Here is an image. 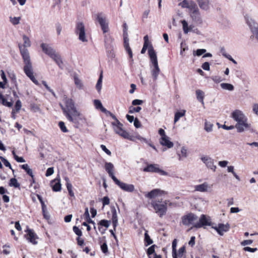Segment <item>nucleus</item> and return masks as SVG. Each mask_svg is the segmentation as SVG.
<instances>
[{
	"instance_id": "1",
	"label": "nucleus",
	"mask_w": 258,
	"mask_h": 258,
	"mask_svg": "<svg viewBox=\"0 0 258 258\" xmlns=\"http://www.w3.org/2000/svg\"><path fill=\"white\" fill-rule=\"evenodd\" d=\"M63 101L65 106L61 103H59V105L64 114L70 121L74 123L76 127H78L80 121H83V118L80 116V112L77 110L74 102L72 99L68 98L67 97L63 98Z\"/></svg>"
},
{
	"instance_id": "2",
	"label": "nucleus",
	"mask_w": 258,
	"mask_h": 258,
	"mask_svg": "<svg viewBox=\"0 0 258 258\" xmlns=\"http://www.w3.org/2000/svg\"><path fill=\"white\" fill-rule=\"evenodd\" d=\"M231 117L236 122L235 127L238 133H242L246 128L249 127L247 118L241 110L237 109L233 111Z\"/></svg>"
},
{
	"instance_id": "3",
	"label": "nucleus",
	"mask_w": 258,
	"mask_h": 258,
	"mask_svg": "<svg viewBox=\"0 0 258 258\" xmlns=\"http://www.w3.org/2000/svg\"><path fill=\"white\" fill-rule=\"evenodd\" d=\"M23 62L24 63V72L26 76L35 84L39 85L38 81L36 79L34 75L32 63L31 59L26 54H23Z\"/></svg>"
},
{
	"instance_id": "4",
	"label": "nucleus",
	"mask_w": 258,
	"mask_h": 258,
	"mask_svg": "<svg viewBox=\"0 0 258 258\" xmlns=\"http://www.w3.org/2000/svg\"><path fill=\"white\" fill-rule=\"evenodd\" d=\"M75 33L79 36V39L82 42H87L86 37L85 25L82 22H77L76 24Z\"/></svg>"
},
{
	"instance_id": "5",
	"label": "nucleus",
	"mask_w": 258,
	"mask_h": 258,
	"mask_svg": "<svg viewBox=\"0 0 258 258\" xmlns=\"http://www.w3.org/2000/svg\"><path fill=\"white\" fill-rule=\"evenodd\" d=\"M168 201H165L163 204H159L155 202L152 203V207L155 210V212L159 215L160 217H162L167 212V204Z\"/></svg>"
},
{
	"instance_id": "6",
	"label": "nucleus",
	"mask_w": 258,
	"mask_h": 258,
	"mask_svg": "<svg viewBox=\"0 0 258 258\" xmlns=\"http://www.w3.org/2000/svg\"><path fill=\"white\" fill-rule=\"evenodd\" d=\"M23 39L24 41L23 44H19L18 46L20 50V52L21 55L22 56V58L23 59V54H26V55H28L29 58H30V56L29 54V52L28 50L26 48V47H29L31 46V41L28 37L26 35H24L23 36Z\"/></svg>"
},
{
	"instance_id": "7",
	"label": "nucleus",
	"mask_w": 258,
	"mask_h": 258,
	"mask_svg": "<svg viewBox=\"0 0 258 258\" xmlns=\"http://www.w3.org/2000/svg\"><path fill=\"white\" fill-rule=\"evenodd\" d=\"M143 171L146 172L157 173L161 175L167 176L168 173L159 168V165L157 164H151L148 165L143 169Z\"/></svg>"
},
{
	"instance_id": "8",
	"label": "nucleus",
	"mask_w": 258,
	"mask_h": 258,
	"mask_svg": "<svg viewBox=\"0 0 258 258\" xmlns=\"http://www.w3.org/2000/svg\"><path fill=\"white\" fill-rule=\"evenodd\" d=\"M96 19L99 23L103 32L104 33L107 32L109 30L108 24L106 22L104 14L102 13H98L96 15Z\"/></svg>"
},
{
	"instance_id": "9",
	"label": "nucleus",
	"mask_w": 258,
	"mask_h": 258,
	"mask_svg": "<svg viewBox=\"0 0 258 258\" xmlns=\"http://www.w3.org/2000/svg\"><path fill=\"white\" fill-rule=\"evenodd\" d=\"M115 133L122 137H125L127 132L122 128L123 124L119 121L112 122L111 123Z\"/></svg>"
},
{
	"instance_id": "10",
	"label": "nucleus",
	"mask_w": 258,
	"mask_h": 258,
	"mask_svg": "<svg viewBox=\"0 0 258 258\" xmlns=\"http://www.w3.org/2000/svg\"><path fill=\"white\" fill-rule=\"evenodd\" d=\"M211 222L209 218H207L205 215L202 214L198 222L196 223L194 225V227L196 228H200L205 226H211Z\"/></svg>"
},
{
	"instance_id": "11",
	"label": "nucleus",
	"mask_w": 258,
	"mask_h": 258,
	"mask_svg": "<svg viewBox=\"0 0 258 258\" xmlns=\"http://www.w3.org/2000/svg\"><path fill=\"white\" fill-rule=\"evenodd\" d=\"M246 20L253 35L258 41V24L250 18L247 17Z\"/></svg>"
},
{
	"instance_id": "12",
	"label": "nucleus",
	"mask_w": 258,
	"mask_h": 258,
	"mask_svg": "<svg viewBox=\"0 0 258 258\" xmlns=\"http://www.w3.org/2000/svg\"><path fill=\"white\" fill-rule=\"evenodd\" d=\"M114 182L123 191L132 192H133L135 190V186L132 184H127L121 182L117 178L114 180Z\"/></svg>"
},
{
	"instance_id": "13",
	"label": "nucleus",
	"mask_w": 258,
	"mask_h": 258,
	"mask_svg": "<svg viewBox=\"0 0 258 258\" xmlns=\"http://www.w3.org/2000/svg\"><path fill=\"white\" fill-rule=\"evenodd\" d=\"M202 162L206 165L207 168L215 171L216 166L214 165V160L211 157L207 155H204L201 158Z\"/></svg>"
},
{
	"instance_id": "14",
	"label": "nucleus",
	"mask_w": 258,
	"mask_h": 258,
	"mask_svg": "<svg viewBox=\"0 0 258 258\" xmlns=\"http://www.w3.org/2000/svg\"><path fill=\"white\" fill-rule=\"evenodd\" d=\"M167 194L165 191L161 190L158 188H156L152 190L150 192L146 194L145 196L150 199H154L156 197L162 196L163 195Z\"/></svg>"
},
{
	"instance_id": "15",
	"label": "nucleus",
	"mask_w": 258,
	"mask_h": 258,
	"mask_svg": "<svg viewBox=\"0 0 258 258\" xmlns=\"http://www.w3.org/2000/svg\"><path fill=\"white\" fill-rule=\"evenodd\" d=\"M40 47L43 52L50 58L56 53L55 50L48 44L42 43L41 44Z\"/></svg>"
},
{
	"instance_id": "16",
	"label": "nucleus",
	"mask_w": 258,
	"mask_h": 258,
	"mask_svg": "<svg viewBox=\"0 0 258 258\" xmlns=\"http://www.w3.org/2000/svg\"><path fill=\"white\" fill-rule=\"evenodd\" d=\"M148 53L154 68L159 67L157 55L152 45L149 47Z\"/></svg>"
},
{
	"instance_id": "17",
	"label": "nucleus",
	"mask_w": 258,
	"mask_h": 258,
	"mask_svg": "<svg viewBox=\"0 0 258 258\" xmlns=\"http://www.w3.org/2000/svg\"><path fill=\"white\" fill-rule=\"evenodd\" d=\"M197 216L192 213H189L182 217V223L184 225H188L197 219Z\"/></svg>"
},
{
	"instance_id": "18",
	"label": "nucleus",
	"mask_w": 258,
	"mask_h": 258,
	"mask_svg": "<svg viewBox=\"0 0 258 258\" xmlns=\"http://www.w3.org/2000/svg\"><path fill=\"white\" fill-rule=\"evenodd\" d=\"M27 234L25 235L27 239L33 244H36L37 241L36 239L38 238L36 234L34 233L33 230L28 229L27 230Z\"/></svg>"
},
{
	"instance_id": "19",
	"label": "nucleus",
	"mask_w": 258,
	"mask_h": 258,
	"mask_svg": "<svg viewBox=\"0 0 258 258\" xmlns=\"http://www.w3.org/2000/svg\"><path fill=\"white\" fill-rule=\"evenodd\" d=\"M105 169L108 173L109 176L113 180H115L117 178L114 175V166L111 162H106L105 164Z\"/></svg>"
},
{
	"instance_id": "20",
	"label": "nucleus",
	"mask_w": 258,
	"mask_h": 258,
	"mask_svg": "<svg viewBox=\"0 0 258 258\" xmlns=\"http://www.w3.org/2000/svg\"><path fill=\"white\" fill-rule=\"evenodd\" d=\"M190 16L192 20L196 23L201 24L202 23V19L201 17L199 10L190 12Z\"/></svg>"
},
{
	"instance_id": "21",
	"label": "nucleus",
	"mask_w": 258,
	"mask_h": 258,
	"mask_svg": "<svg viewBox=\"0 0 258 258\" xmlns=\"http://www.w3.org/2000/svg\"><path fill=\"white\" fill-rule=\"evenodd\" d=\"M111 211L112 214V222L113 227L114 228V230H115L116 227L117 226L118 224V218H117V215L116 211L115 209V208L113 206L111 208Z\"/></svg>"
},
{
	"instance_id": "22",
	"label": "nucleus",
	"mask_w": 258,
	"mask_h": 258,
	"mask_svg": "<svg viewBox=\"0 0 258 258\" xmlns=\"http://www.w3.org/2000/svg\"><path fill=\"white\" fill-rule=\"evenodd\" d=\"M230 228V225L228 223L226 224L219 223L218 224V234L221 236H223L224 232H226L229 230Z\"/></svg>"
},
{
	"instance_id": "23",
	"label": "nucleus",
	"mask_w": 258,
	"mask_h": 258,
	"mask_svg": "<svg viewBox=\"0 0 258 258\" xmlns=\"http://www.w3.org/2000/svg\"><path fill=\"white\" fill-rule=\"evenodd\" d=\"M160 143L162 145L168 148H171L173 146V143L169 141V137L167 136L161 137Z\"/></svg>"
},
{
	"instance_id": "24",
	"label": "nucleus",
	"mask_w": 258,
	"mask_h": 258,
	"mask_svg": "<svg viewBox=\"0 0 258 258\" xmlns=\"http://www.w3.org/2000/svg\"><path fill=\"white\" fill-rule=\"evenodd\" d=\"M51 58H52L55 62V63L58 65L60 69H63V61L61 59L60 55L58 53H56L51 57Z\"/></svg>"
},
{
	"instance_id": "25",
	"label": "nucleus",
	"mask_w": 258,
	"mask_h": 258,
	"mask_svg": "<svg viewBox=\"0 0 258 258\" xmlns=\"http://www.w3.org/2000/svg\"><path fill=\"white\" fill-rule=\"evenodd\" d=\"M200 8L205 11L209 9V0H197Z\"/></svg>"
},
{
	"instance_id": "26",
	"label": "nucleus",
	"mask_w": 258,
	"mask_h": 258,
	"mask_svg": "<svg viewBox=\"0 0 258 258\" xmlns=\"http://www.w3.org/2000/svg\"><path fill=\"white\" fill-rule=\"evenodd\" d=\"M208 185L206 182L203 184L197 185L195 186V189L196 191L200 192H205L207 190Z\"/></svg>"
},
{
	"instance_id": "27",
	"label": "nucleus",
	"mask_w": 258,
	"mask_h": 258,
	"mask_svg": "<svg viewBox=\"0 0 258 258\" xmlns=\"http://www.w3.org/2000/svg\"><path fill=\"white\" fill-rule=\"evenodd\" d=\"M178 156L179 157L178 159L179 160H182L187 157V149L185 147L183 146L181 147V153L180 154H178Z\"/></svg>"
},
{
	"instance_id": "28",
	"label": "nucleus",
	"mask_w": 258,
	"mask_h": 258,
	"mask_svg": "<svg viewBox=\"0 0 258 258\" xmlns=\"http://www.w3.org/2000/svg\"><path fill=\"white\" fill-rule=\"evenodd\" d=\"M197 100L204 105V92L201 90H197L196 91Z\"/></svg>"
},
{
	"instance_id": "29",
	"label": "nucleus",
	"mask_w": 258,
	"mask_h": 258,
	"mask_svg": "<svg viewBox=\"0 0 258 258\" xmlns=\"http://www.w3.org/2000/svg\"><path fill=\"white\" fill-rule=\"evenodd\" d=\"M0 101L2 104L6 106L11 107L13 105V103L11 102H9L7 100L2 92H0Z\"/></svg>"
},
{
	"instance_id": "30",
	"label": "nucleus",
	"mask_w": 258,
	"mask_h": 258,
	"mask_svg": "<svg viewBox=\"0 0 258 258\" xmlns=\"http://www.w3.org/2000/svg\"><path fill=\"white\" fill-rule=\"evenodd\" d=\"M181 23L183 27V30L185 34L188 33V32L191 30L192 27L191 26H190L189 27H188V23L185 20H183L181 21Z\"/></svg>"
},
{
	"instance_id": "31",
	"label": "nucleus",
	"mask_w": 258,
	"mask_h": 258,
	"mask_svg": "<svg viewBox=\"0 0 258 258\" xmlns=\"http://www.w3.org/2000/svg\"><path fill=\"white\" fill-rule=\"evenodd\" d=\"M102 79L103 75L102 72H101L96 85V88L99 93L101 91L102 88Z\"/></svg>"
},
{
	"instance_id": "32",
	"label": "nucleus",
	"mask_w": 258,
	"mask_h": 258,
	"mask_svg": "<svg viewBox=\"0 0 258 258\" xmlns=\"http://www.w3.org/2000/svg\"><path fill=\"white\" fill-rule=\"evenodd\" d=\"M160 71V70L159 67L154 68L152 70L151 74L154 81H156L157 79Z\"/></svg>"
},
{
	"instance_id": "33",
	"label": "nucleus",
	"mask_w": 258,
	"mask_h": 258,
	"mask_svg": "<svg viewBox=\"0 0 258 258\" xmlns=\"http://www.w3.org/2000/svg\"><path fill=\"white\" fill-rule=\"evenodd\" d=\"M176 246H177V241L176 239H175L173 240L172 243V256L173 258H177V254L176 251Z\"/></svg>"
},
{
	"instance_id": "34",
	"label": "nucleus",
	"mask_w": 258,
	"mask_h": 258,
	"mask_svg": "<svg viewBox=\"0 0 258 258\" xmlns=\"http://www.w3.org/2000/svg\"><path fill=\"white\" fill-rule=\"evenodd\" d=\"M21 167L24 169L29 176H30L31 177H33L32 170L29 168L27 164L21 165Z\"/></svg>"
},
{
	"instance_id": "35",
	"label": "nucleus",
	"mask_w": 258,
	"mask_h": 258,
	"mask_svg": "<svg viewBox=\"0 0 258 258\" xmlns=\"http://www.w3.org/2000/svg\"><path fill=\"white\" fill-rule=\"evenodd\" d=\"M220 86L224 90L229 91H233L234 90V86L231 84L223 83L220 84Z\"/></svg>"
},
{
	"instance_id": "36",
	"label": "nucleus",
	"mask_w": 258,
	"mask_h": 258,
	"mask_svg": "<svg viewBox=\"0 0 258 258\" xmlns=\"http://www.w3.org/2000/svg\"><path fill=\"white\" fill-rule=\"evenodd\" d=\"M185 110H183V111L180 112L177 111L175 113L174 121V122H176L178 121L180 117L183 116L185 114Z\"/></svg>"
},
{
	"instance_id": "37",
	"label": "nucleus",
	"mask_w": 258,
	"mask_h": 258,
	"mask_svg": "<svg viewBox=\"0 0 258 258\" xmlns=\"http://www.w3.org/2000/svg\"><path fill=\"white\" fill-rule=\"evenodd\" d=\"M61 185L59 180L55 182V183L52 185V190L55 192L59 191L61 190Z\"/></svg>"
},
{
	"instance_id": "38",
	"label": "nucleus",
	"mask_w": 258,
	"mask_h": 258,
	"mask_svg": "<svg viewBox=\"0 0 258 258\" xmlns=\"http://www.w3.org/2000/svg\"><path fill=\"white\" fill-rule=\"evenodd\" d=\"M187 9L190 11V12H194L199 10V8H198L196 4L192 1H190Z\"/></svg>"
},
{
	"instance_id": "39",
	"label": "nucleus",
	"mask_w": 258,
	"mask_h": 258,
	"mask_svg": "<svg viewBox=\"0 0 258 258\" xmlns=\"http://www.w3.org/2000/svg\"><path fill=\"white\" fill-rule=\"evenodd\" d=\"M0 159L3 162V163L5 166H6L7 167H8L10 169H11L12 170L13 172H14V170L13 169L10 163L9 162V161L8 160H7L5 158H4L3 156L0 157Z\"/></svg>"
},
{
	"instance_id": "40",
	"label": "nucleus",
	"mask_w": 258,
	"mask_h": 258,
	"mask_svg": "<svg viewBox=\"0 0 258 258\" xmlns=\"http://www.w3.org/2000/svg\"><path fill=\"white\" fill-rule=\"evenodd\" d=\"M10 186H14L15 187H19L20 184L18 183L17 180L15 178H12L10 179L9 182Z\"/></svg>"
},
{
	"instance_id": "41",
	"label": "nucleus",
	"mask_w": 258,
	"mask_h": 258,
	"mask_svg": "<svg viewBox=\"0 0 258 258\" xmlns=\"http://www.w3.org/2000/svg\"><path fill=\"white\" fill-rule=\"evenodd\" d=\"M123 43H124V47L130 46L129 38L128 37V34H127V32H126L125 30H124V33H123Z\"/></svg>"
},
{
	"instance_id": "42",
	"label": "nucleus",
	"mask_w": 258,
	"mask_h": 258,
	"mask_svg": "<svg viewBox=\"0 0 258 258\" xmlns=\"http://www.w3.org/2000/svg\"><path fill=\"white\" fill-rule=\"evenodd\" d=\"M213 124L210 122L206 121L205 122V130L207 132H211L213 130Z\"/></svg>"
},
{
	"instance_id": "43",
	"label": "nucleus",
	"mask_w": 258,
	"mask_h": 258,
	"mask_svg": "<svg viewBox=\"0 0 258 258\" xmlns=\"http://www.w3.org/2000/svg\"><path fill=\"white\" fill-rule=\"evenodd\" d=\"M20 20H21V17H10V21L14 25H16L19 24V23H20Z\"/></svg>"
},
{
	"instance_id": "44",
	"label": "nucleus",
	"mask_w": 258,
	"mask_h": 258,
	"mask_svg": "<svg viewBox=\"0 0 258 258\" xmlns=\"http://www.w3.org/2000/svg\"><path fill=\"white\" fill-rule=\"evenodd\" d=\"M145 242L146 245L148 246L151 244L153 243V240L150 238V236L148 235L147 231L145 233Z\"/></svg>"
},
{
	"instance_id": "45",
	"label": "nucleus",
	"mask_w": 258,
	"mask_h": 258,
	"mask_svg": "<svg viewBox=\"0 0 258 258\" xmlns=\"http://www.w3.org/2000/svg\"><path fill=\"white\" fill-rule=\"evenodd\" d=\"M206 52V49H198L196 51L194 50L193 51V55L194 56H200L202 54H204Z\"/></svg>"
},
{
	"instance_id": "46",
	"label": "nucleus",
	"mask_w": 258,
	"mask_h": 258,
	"mask_svg": "<svg viewBox=\"0 0 258 258\" xmlns=\"http://www.w3.org/2000/svg\"><path fill=\"white\" fill-rule=\"evenodd\" d=\"M12 154L14 156V159L18 162H19V163H23V162H25V160H24V159L22 157H19L18 156H17L16 153H15V152L14 150H13L12 151Z\"/></svg>"
},
{
	"instance_id": "47",
	"label": "nucleus",
	"mask_w": 258,
	"mask_h": 258,
	"mask_svg": "<svg viewBox=\"0 0 258 258\" xmlns=\"http://www.w3.org/2000/svg\"><path fill=\"white\" fill-rule=\"evenodd\" d=\"M74 82L75 85L79 89H81L82 88L83 84L82 82L77 76L74 77Z\"/></svg>"
},
{
	"instance_id": "48",
	"label": "nucleus",
	"mask_w": 258,
	"mask_h": 258,
	"mask_svg": "<svg viewBox=\"0 0 258 258\" xmlns=\"http://www.w3.org/2000/svg\"><path fill=\"white\" fill-rule=\"evenodd\" d=\"M110 222L107 220H101L98 223L100 226H104L106 228H108L109 226Z\"/></svg>"
},
{
	"instance_id": "49",
	"label": "nucleus",
	"mask_w": 258,
	"mask_h": 258,
	"mask_svg": "<svg viewBox=\"0 0 258 258\" xmlns=\"http://www.w3.org/2000/svg\"><path fill=\"white\" fill-rule=\"evenodd\" d=\"M69 195L71 197H74V193L73 191V186L71 183L66 184Z\"/></svg>"
},
{
	"instance_id": "50",
	"label": "nucleus",
	"mask_w": 258,
	"mask_h": 258,
	"mask_svg": "<svg viewBox=\"0 0 258 258\" xmlns=\"http://www.w3.org/2000/svg\"><path fill=\"white\" fill-rule=\"evenodd\" d=\"M185 253V247L184 246L181 247L178 251L177 257H182Z\"/></svg>"
},
{
	"instance_id": "51",
	"label": "nucleus",
	"mask_w": 258,
	"mask_h": 258,
	"mask_svg": "<svg viewBox=\"0 0 258 258\" xmlns=\"http://www.w3.org/2000/svg\"><path fill=\"white\" fill-rule=\"evenodd\" d=\"M190 1L183 0L179 4V6L183 8H188Z\"/></svg>"
},
{
	"instance_id": "52",
	"label": "nucleus",
	"mask_w": 258,
	"mask_h": 258,
	"mask_svg": "<svg viewBox=\"0 0 258 258\" xmlns=\"http://www.w3.org/2000/svg\"><path fill=\"white\" fill-rule=\"evenodd\" d=\"M58 126L61 130V131L63 133H67L68 132V130L67 128L64 123L63 121H59L58 123Z\"/></svg>"
},
{
	"instance_id": "53",
	"label": "nucleus",
	"mask_w": 258,
	"mask_h": 258,
	"mask_svg": "<svg viewBox=\"0 0 258 258\" xmlns=\"http://www.w3.org/2000/svg\"><path fill=\"white\" fill-rule=\"evenodd\" d=\"M9 77L13 84H16L17 83L16 76L14 72L9 73Z\"/></svg>"
},
{
	"instance_id": "54",
	"label": "nucleus",
	"mask_w": 258,
	"mask_h": 258,
	"mask_svg": "<svg viewBox=\"0 0 258 258\" xmlns=\"http://www.w3.org/2000/svg\"><path fill=\"white\" fill-rule=\"evenodd\" d=\"M73 230L74 233L78 236V237H80L82 235V231L76 226H74L73 227Z\"/></svg>"
},
{
	"instance_id": "55",
	"label": "nucleus",
	"mask_w": 258,
	"mask_h": 258,
	"mask_svg": "<svg viewBox=\"0 0 258 258\" xmlns=\"http://www.w3.org/2000/svg\"><path fill=\"white\" fill-rule=\"evenodd\" d=\"M142 109V108L140 106H137L136 107H131L129 110V113H133L134 112H139Z\"/></svg>"
},
{
	"instance_id": "56",
	"label": "nucleus",
	"mask_w": 258,
	"mask_h": 258,
	"mask_svg": "<svg viewBox=\"0 0 258 258\" xmlns=\"http://www.w3.org/2000/svg\"><path fill=\"white\" fill-rule=\"evenodd\" d=\"M155 245H153L152 246H151L150 247H149L148 249H147V254L148 255V256H149V258H151L150 257V255H151L152 254H153V253H155Z\"/></svg>"
},
{
	"instance_id": "57",
	"label": "nucleus",
	"mask_w": 258,
	"mask_h": 258,
	"mask_svg": "<svg viewBox=\"0 0 258 258\" xmlns=\"http://www.w3.org/2000/svg\"><path fill=\"white\" fill-rule=\"evenodd\" d=\"M42 84L44 86L45 88L49 92H50L54 96H55V94L54 92L48 86L47 83L45 81H42Z\"/></svg>"
},
{
	"instance_id": "58",
	"label": "nucleus",
	"mask_w": 258,
	"mask_h": 258,
	"mask_svg": "<svg viewBox=\"0 0 258 258\" xmlns=\"http://www.w3.org/2000/svg\"><path fill=\"white\" fill-rule=\"evenodd\" d=\"M180 47H181V50L180 52V55H183V53L184 51L188 49V47L186 46V44L182 42L180 43Z\"/></svg>"
},
{
	"instance_id": "59",
	"label": "nucleus",
	"mask_w": 258,
	"mask_h": 258,
	"mask_svg": "<svg viewBox=\"0 0 258 258\" xmlns=\"http://www.w3.org/2000/svg\"><path fill=\"white\" fill-rule=\"evenodd\" d=\"M21 107H22L21 102L20 100H18L16 102V104L15 105V109L16 111L17 112H18L20 110Z\"/></svg>"
},
{
	"instance_id": "60",
	"label": "nucleus",
	"mask_w": 258,
	"mask_h": 258,
	"mask_svg": "<svg viewBox=\"0 0 258 258\" xmlns=\"http://www.w3.org/2000/svg\"><path fill=\"white\" fill-rule=\"evenodd\" d=\"M42 211L44 218L47 220L49 219L50 218V215L48 212L46 211V207H45V208L42 209Z\"/></svg>"
},
{
	"instance_id": "61",
	"label": "nucleus",
	"mask_w": 258,
	"mask_h": 258,
	"mask_svg": "<svg viewBox=\"0 0 258 258\" xmlns=\"http://www.w3.org/2000/svg\"><path fill=\"white\" fill-rule=\"evenodd\" d=\"M94 104L96 109H99L103 105L101 101L99 100H94Z\"/></svg>"
},
{
	"instance_id": "62",
	"label": "nucleus",
	"mask_w": 258,
	"mask_h": 258,
	"mask_svg": "<svg viewBox=\"0 0 258 258\" xmlns=\"http://www.w3.org/2000/svg\"><path fill=\"white\" fill-rule=\"evenodd\" d=\"M202 68L205 71H209L210 69V63L208 62H205L202 64Z\"/></svg>"
},
{
	"instance_id": "63",
	"label": "nucleus",
	"mask_w": 258,
	"mask_h": 258,
	"mask_svg": "<svg viewBox=\"0 0 258 258\" xmlns=\"http://www.w3.org/2000/svg\"><path fill=\"white\" fill-rule=\"evenodd\" d=\"M101 249L102 251L104 253H106L108 252V246H107V244L106 243H103L101 245Z\"/></svg>"
},
{
	"instance_id": "64",
	"label": "nucleus",
	"mask_w": 258,
	"mask_h": 258,
	"mask_svg": "<svg viewBox=\"0 0 258 258\" xmlns=\"http://www.w3.org/2000/svg\"><path fill=\"white\" fill-rule=\"evenodd\" d=\"M54 172V170L53 167L48 168L45 173L46 176H49L51 175Z\"/></svg>"
}]
</instances>
